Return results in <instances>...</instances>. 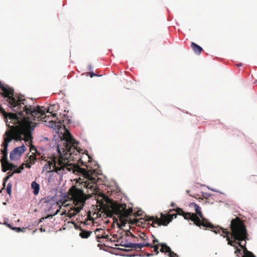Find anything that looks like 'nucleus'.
Masks as SVG:
<instances>
[{
  "label": "nucleus",
  "mask_w": 257,
  "mask_h": 257,
  "mask_svg": "<svg viewBox=\"0 0 257 257\" xmlns=\"http://www.w3.org/2000/svg\"><path fill=\"white\" fill-rule=\"evenodd\" d=\"M189 206L190 207H194L196 214L203 220L199 224H197V226L209 228L215 233L220 234L221 236L226 238V240L227 241L228 245L237 248L234 243V242L240 244V241L247 238L248 232L246 226L243 222L232 219L230 224V231H229L219 226H216L208 221L205 220L202 213L200 207L196 203L191 202Z\"/></svg>",
  "instance_id": "f257e3e1"
},
{
  "label": "nucleus",
  "mask_w": 257,
  "mask_h": 257,
  "mask_svg": "<svg viewBox=\"0 0 257 257\" xmlns=\"http://www.w3.org/2000/svg\"><path fill=\"white\" fill-rule=\"evenodd\" d=\"M14 98L17 101L18 109L13 110L10 108L13 112H7L0 105V112L4 113L5 121L7 126L10 130H13L15 125L20 123L21 120L25 121L28 119L27 115H30L33 117H36L39 114H42L45 113V108L39 105L34 106V102L31 99L32 104H29L26 99L17 98L14 94ZM30 119V118H28Z\"/></svg>",
  "instance_id": "f03ea898"
},
{
  "label": "nucleus",
  "mask_w": 257,
  "mask_h": 257,
  "mask_svg": "<svg viewBox=\"0 0 257 257\" xmlns=\"http://www.w3.org/2000/svg\"><path fill=\"white\" fill-rule=\"evenodd\" d=\"M67 133L68 137L61 140L57 144L58 153L62 156H69L73 159H78L81 165L86 168L92 169L93 167L97 166L99 169L100 166L97 162L93 161L88 154H82L76 148L77 141L69 131Z\"/></svg>",
  "instance_id": "7ed1b4c3"
},
{
  "label": "nucleus",
  "mask_w": 257,
  "mask_h": 257,
  "mask_svg": "<svg viewBox=\"0 0 257 257\" xmlns=\"http://www.w3.org/2000/svg\"><path fill=\"white\" fill-rule=\"evenodd\" d=\"M0 94L3 98V103L15 110L18 109L17 101L14 98V89L7 84H4L0 81Z\"/></svg>",
  "instance_id": "20e7f679"
},
{
  "label": "nucleus",
  "mask_w": 257,
  "mask_h": 257,
  "mask_svg": "<svg viewBox=\"0 0 257 257\" xmlns=\"http://www.w3.org/2000/svg\"><path fill=\"white\" fill-rule=\"evenodd\" d=\"M68 195L65 192H63L62 190L56 192V194L53 196H46L41 199V202L43 205L46 204L45 212H50L53 208H59L58 202L60 201L66 200L68 198Z\"/></svg>",
  "instance_id": "39448f33"
},
{
  "label": "nucleus",
  "mask_w": 257,
  "mask_h": 257,
  "mask_svg": "<svg viewBox=\"0 0 257 257\" xmlns=\"http://www.w3.org/2000/svg\"><path fill=\"white\" fill-rule=\"evenodd\" d=\"M13 140L11 137V133L7 131L4 135V142L1 145L3 148L1 150L2 155L1 162L2 165V171L6 172L9 170V166L11 164L8 158V147L10 143Z\"/></svg>",
  "instance_id": "423d86ee"
},
{
  "label": "nucleus",
  "mask_w": 257,
  "mask_h": 257,
  "mask_svg": "<svg viewBox=\"0 0 257 257\" xmlns=\"http://www.w3.org/2000/svg\"><path fill=\"white\" fill-rule=\"evenodd\" d=\"M248 234L247 235L246 239L240 241V244L234 242L235 245L237 248L234 247L235 250L234 253L237 254L238 257H256L255 255L251 251H248L246 247V240H249Z\"/></svg>",
  "instance_id": "0eeeda50"
},
{
  "label": "nucleus",
  "mask_w": 257,
  "mask_h": 257,
  "mask_svg": "<svg viewBox=\"0 0 257 257\" xmlns=\"http://www.w3.org/2000/svg\"><path fill=\"white\" fill-rule=\"evenodd\" d=\"M114 187L112 185L108 186L107 192L111 196L113 197L118 200H122L124 197V200H128L127 197L123 194L118 184L115 181L113 182Z\"/></svg>",
  "instance_id": "6e6552de"
},
{
  "label": "nucleus",
  "mask_w": 257,
  "mask_h": 257,
  "mask_svg": "<svg viewBox=\"0 0 257 257\" xmlns=\"http://www.w3.org/2000/svg\"><path fill=\"white\" fill-rule=\"evenodd\" d=\"M26 149V148L24 144L20 147L15 148L10 153V160L11 161L16 160V156H18L19 157L21 156L22 154L25 152Z\"/></svg>",
  "instance_id": "1a4fd4ad"
},
{
  "label": "nucleus",
  "mask_w": 257,
  "mask_h": 257,
  "mask_svg": "<svg viewBox=\"0 0 257 257\" xmlns=\"http://www.w3.org/2000/svg\"><path fill=\"white\" fill-rule=\"evenodd\" d=\"M170 211H175L177 212L179 215L183 216L185 219L191 220L192 221L195 222V214L193 213L185 212L182 208L180 207H177L173 209H170Z\"/></svg>",
  "instance_id": "9d476101"
},
{
  "label": "nucleus",
  "mask_w": 257,
  "mask_h": 257,
  "mask_svg": "<svg viewBox=\"0 0 257 257\" xmlns=\"http://www.w3.org/2000/svg\"><path fill=\"white\" fill-rule=\"evenodd\" d=\"M60 212V208H57L56 210L54 212H51V213L47 214L46 216L40 218L37 222H35L34 223H36L37 225H38L40 223L42 222L43 220L46 219H49L53 217L54 216Z\"/></svg>",
  "instance_id": "9b49d317"
},
{
  "label": "nucleus",
  "mask_w": 257,
  "mask_h": 257,
  "mask_svg": "<svg viewBox=\"0 0 257 257\" xmlns=\"http://www.w3.org/2000/svg\"><path fill=\"white\" fill-rule=\"evenodd\" d=\"M64 130L65 131V135H63L62 134H61V135H59V131H56V133H57V134L58 135L57 139H59V140L58 141H57L56 140H55V145H53V146H52V148H54V147L55 146L56 147V148L57 149V143L60 142L61 140H62L63 139H66L68 137V135L67 132L69 131L66 127V126L64 127Z\"/></svg>",
  "instance_id": "f8f14e48"
},
{
  "label": "nucleus",
  "mask_w": 257,
  "mask_h": 257,
  "mask_svg": "<svg viewBox=\"0 0 257 257\" xmlns=\"http://www.w3.org/2000/svg\"><path fill=\"white\" fill-rule=\"evenodd\" d=\"M153 246V244L150 243L148 241H143L140 243H134V249H142L144 247Z\"/></svg>",
  "instance_id": "ddd939ff"
},
{
  "label": "nucleus",
  "mask_w": 257,
  "mask_h": 257,
  "mask_svg": "<svg viewBox=\"0 0 257 257\" xmlns=\"http://www.w3.org/2000/svg\"><path fill=\"white\" fill-rule=\"evenodd\" d=\"M191 47L194 53L197 55H200L203 50L202 48L194 42H191Z\"/></svg>",
  "instance_id": "4468645a"
},
{
  "label": "nucleus",
  "mask_w": 257,
  "mask_h": 257,
  "mask_svg": "<svg viewBox=\"0 0 257 257\" xmlns=\"http://www.w3.org/2000/svg\"><path fill=\"white\" fill-rule=\"evenodd\" d=\"M31 188L33 189V193L35 195H37L40 190V185L36 181H33L31 183Z\"/></svg>",
  "instance_id": "2eb2a0df"
},
{
  "label": "nucleus",
  "mask_w": 257,
  "mask_h": 257,
  "mask_svg": "<svg viewBox=\"0 0 257 257\" xmlns=\"http://www.w3.org/2000/svg\"><path fill=\"white\" fill-rule=\"evenodd\" d=\"M116 246H118V244H115ZM121 246L124 247L125 248H134V243L133 242H128V239H126L124 241L122 240L119 245Z\"/></svg>",
  "instance_id": "dca6fc26"
},
{
  "label": "nucleus",
  "mask_w": 257,
  "mask_h": 257,
  "mask_svg": "<svg viewBox=\"0 0 257 257\" xmlns=\"http://www.w3.org/2000/svg\"><path fill=\"white\" fill-rule=\"evenodd\" d=\"M91 233L92 231L90 230L81 229L79 233V236L82 238H87Z\"/></svg>",
  "instance_id": "f3484780"
},
{
  "label": "nucleus",
  "mask_w": 257,
  "mask_h": 257,
  "mask_svg": "<svg viewBox=\"0 0 257 257\" xmlns=\"http://www.w3.org/2000/svg\"><path fill=\"white\" fill-rule=\"evenodd\" d=\"M45 124L46 125L49 126L50 128L56 129L55 127H56L57 125H56V123L53 120H51L48 121H45Z\"/></svg>",
  "instance_id": "a211bd4d"
},
{
  "label": "nucleus",
  "mask_w": 257,
  "mask_h": 257,
  "mask_svg": "<svg viewBox=\"0 0 257 257\" xmlns=\"http://www.w3.org/2000/svg\"><path fill=\"white\" fill-rule=\"evenodd\" d=\"M51 163L50 162H47L43 167V170H46L47 172H49L51 170Z\"/></svg>",
  "instance_id": "6ab92c4d"
},
{
  "label": "nucleus",
  "mask_w": 257,
  "mask_h": 257,
  "mask_svg": "<svg viewBox=\"0 0 257 257\" xmlns=\"http://www.w3.org/2000/svg\"><path fill=\"white\" fill-rule=\"evenodd\" d=\"M83 209V206H77L73 207V210H74V212L75 214H77L79 213L81 210H82Z\"/></svg>",
  "instance_id": "aec40b11"
},
{
  "label": "nucleus",
  "mask_w": 257,
  "mask_h": 257,
  "mask_svg": "<svg viewBox=\"0 0 257 257\" xmlns=\"http://www.w3.org/2000/svg\"><path fill=\"white\" fill-rule=\"evenodd\" d=\"M153 244V246H148V247H150V248H154V251L155 252V254L156 255L158 254L159 253V250H159V247L160 245H159V244H156V245L153 244Z\"/></svg>",
  "instance_id": "412c9836"
},
{
  "label": "nucleus",
  "mask_w": 257,
  "mask_h": 257,
  "mask_svg": "<svg viewBox=\"0 0 257 257\" xmlns=\"http://www.w3.org/2000/svg\"><path fill=\"white\" fill-rule=\"evenodd\" d=\"M12 185L11 183H9L7 184V188H6V191H7V193L10 196H11V195L12 194Z\"/></svg>",
  "instance_id": "4be33fe9"
},
{
  "label": "nucleus",
  "mask_w": 257,
  "mask_h": 257,
  "mask_svg": "<svg viewBox=\"0 0 257 257\" xmlns=\"http://www.w3.org/2000/svg\"><path fill=\"white\" fill-rule=\"evenodd\" d=\"M139 237L141 239L143 240V241H148L149 242V238L147 235L145 233H142L139 235Z\"/></svg>",
  "instance_id": "5701e85b"
},
{
  "label": "nucleus",
  "mask_w": 257,
  "mask_h": 257,
  "mask_svg": "<svg viewBox=\"0 0 257 257\" xmlns=\"http://www.w3.org/2000/svg\"><path fill=\"white\" fill-rule=\"evenodd\" d=\"M29 160H30V162L32 165H34L35 164V163L37 162V159L35 157L30 156L29 158Z\"/></svg>",
  "instance_id": "b1692460"
},
{
  "label": "nucleus",
  "mask_w": 257,
  "mask_h": 257,
  "mask_svg": "<svg viewBox=\"0 0 257 257\" xmlns=\"http://www.w3.org/2000/svg\"><path fill=\"white\" fill-rule=\"evenodd\" d=\"M24 229H25L24 228H22L20 227H13L12 230L16 231L17 232H20L23 231V230Z\"/></svg>",
  "instance_id": "393cba45"
},
{
  "label": "nucleus",
  "mask_w": 257,
  "mask_h": 257,
  "mask_svg": "<svg viewBox=\"0 0 257 257\" xmlns=\"http://www.w3.org/2000/svg\"><path fill=\"white\" fill-rule=\"evenodd\" d=\"M116 254V255H121V256H128V257L136 256V253H133V254L117 253V254Z\"/></svg>",
  "instance_id": "a878e982"
},
{
  "label": "nucleus",
  "mask_w": 257,
  "mask_h": 257,
  "mask_svg": "<svg viewBox=\"0 0 257 257\" xmlns=\"http://www.w3.org/2000/svg\"><path fill=\"white\" fill-rule=\"evenodd\" d=\"M64 171V170H63L62 171H61V170H57L56 172V173L57 174H58V175H59V177L60 179H62V176H63V173Z\"/></svg>",
  "instance_id": "bb28decb"
},
{
  "label": "nucleus",
  "mask_w": 257,
  "mask_h": 257,
  "mask_svg": "<svg viewBox=\"0 0 257 257\" xmlns=\"http://www.w3.org/2000/svg\"><path fill=\"white\" fill-rule=\"evenodd\" d=\"M88 75H89V76H90V77H91V78H92V77H94V76H102V75H98V74H96V73H94L93 71H91V72L89 73V74H88Z\"/></svg>",
  "instance_id": "cd10ccee"
},
{
  "label": "nucleus",
  "mask_w": 257,
  "mask_h": 257,
  "mask_svg": "<svg viewBox=\"0 0 257 257\" xmlns=\"http://www.w3.org/2000/svg\"><path fill=\"white\" fill-rule=\"evenodd\" d=\"M159 219L158 217H157L156 219H155V220L153 219L152 220V224H158L159 225H161V224L160 223V222L159 221Z\"/></svg>",
  "instance_id": "c85d7f7f"
},
{
  "label": "nucleus",
  "mask_w": 257,
  "mask_h": 257,
  "mask_svg": "<svg viewBox=\"0 0 257 257\" xmlns=\"http://www.w3.org/2000/svg\"><path fill=\"white\" fill-rule=\"evenodd\" d=\"M207 188H208V189L210 190L211 191H212L213 192H218V193H220L221 194H224V193L223 192H221L219 191V190H216V189H215L214 188H211V187H208V186L207 187Z\"/></svg>",
  "instance_id": "c756f323"
},
{
  "label": "nucleus",
  "mask_w": 257,
  "mask_h": 257,
  "mask_svg": "<svg viewBox=\"0 0 257 257\" xmlns=\"http://www.w3.org/2000/svg\"><path fill=\"white\" fill-rule=\"evenodd\" d=\"M9 179V178L8 177H6L3 180V185L4 186V188L5 187V186H6V182L7 181H8V180Z\"/></svg>",
  "instance_id": "7c9ffc66"
},
{
  "label": "nucleus",
  "mask_w": 257,
  "mask_h": 257,
  "mask_svg": "<svg viewBox=\"0 0 257 257\" xmlns=\"http://www.w3.org/2000/svg\"><path fill=\"white\" fill-rule=\"evenodd\" d=\"M116 249L119 250L124 251H129L130 250V249L122 248H119V247L116 248Z\"/></svg>",
  "instance_id": "2f4dec72"
},
{
  "label": "nucleus",
  "mask_w": 257,
  "mask_h": 257,
  "mask_svg": "<svg viewBox=\"0 0 257 257\" xmlns=\"http://www.w3.org/2000/svg\"><path fill=\"white\" fill-rule=\"evenodd\" d=\"M145 256L150 257L154 255V254L153 253H149V252H145Z\"/></svg>",
  "instance_id": "473e14b6"
},
{
  "label": "nucleus",
  "mask_w": 257,
  "mask_h": 257,
  "mask_svg": "<svg viewBox=\"0 0 257 257\" xmlns=\"http://www.w3.org/2000/svg\"><path fill=\"white\" fill-rule=\"evenodd\" d=\"M32 164L31 163H27L26 165V167L28 169H30L32 167Z\"/></svg>",
  "instance_id": "72a5a7b5"
},
{
  "label": "nucleus",
  "mask_w": 257,
  "mask_h": 257,
  "mask_svg": "<svg viewBox=\"0 0 257 257\" xmlns=\"http://www.w3.org/2000/svg\"><path fill=\"white\" fill-rule=\"evenodd\" d=\"M153 244H155V243H157V244H159L160 243L159 242L158 239H157L156 237H154V239L153 240Z\"/></svg>",
  "instance_id": "f704fd0d"
},
{
  "label": "nucleus",
  "mask_w": 257,
  "mask_h": 257,
  "mask_svg": "<svg viewBox=\"0 0 257 257\" xmlns=\"http://www.w3.org/2000/svg\"><path fill=\"white\" fill-rule=\"evenodd\" d=\"M8 222H9V219H8V218H5V220H4V224L5 225H6V226H7L8 224H9V223H8Z\"/></svg>",
  "instance_id": "c9c22d12"
},
{
  "label": "nucleus",
  "mask_w": 257,
  "mask_h": 257,
  "mask_svg": "<svg viewBox=\"0 0 257 257\" xmlns=\"http://www.w3.org/2000/svg\"><path fill=\"white\" fill-rule=\"evenodd\" d=\"M72 123V121L70 119H67L66 120V123L67 124H71Z\"/></svg>",
  "instance_id": "e433bc0d"
},
{
  "label": "nucleus",
  "mask_w": 257,
  "mask_h": 257,
  "mask_svg": "<svg viewBox=\"0 0 257 257\" xmlns=\"http://www.w3.org/2000/svg\"><path fill=\"white\" fill-rule=\"evenodd\" d=\"M39 229L42 232L46 231L45 229L43 228L42 225H41V227L39 228Z\"/></svg>",
  "instance_id": "4c0bfd02"
},
{
  "label": "nucleus",
  "mask_w": 257,
  "mask_h": 257,
  "mask_svg": "<svg viewBox=\"0 0 257 257\" xmlns=\"http://www.w3.org/2000/svg\"><path fill=\"white\" fill-rule=\"evenodd\" d=\"M136 256L143 257V256H145V253L144 254H142V253L136 254Z\"/></svg>",
  "instance_id": "58836bf2"
},
{
  "label": "nucleus",
  "mask_w": 257,
  "mask_h": 257,
  "mask_svg": "<svg viewBox=\"0 0 257 257\" xmlns=\"http://www.w3.org/2000/svg\"><path fill=\"white\" fill-rule=\"evenodd\" d=\"M93 68L91 64H89L88 65V70L89 71H91L92 70Z\"/></svg>",
  "instance_id": "ea45409f"
},
{
  "label": "nucleus",
  "mask_w": 257,
  "mask_h": 257,
  "mask_svg": "<svg viewBox=\"0 0 257 257\" xmlns=\"http://www.w3.org/2000/svg\"><path fill=\"white\" fill-rule=\"evenodd\" d=\"M92 169L94 170V172L97 173L98 175H100V173H99L98 172V170H97V168H94V169Z\"/></svg>",
  "instance_id": "a19ab883"
},
{
  "label": "nucleus",
  "mask_w": 257,
  "mask_h": 257,
  "mask_svg": "<svg viewBox=\"0 0 257 257\" xmlns=\"http://www.w3.org/2000/svg\"><path fill=\"white\" fill-rule=\"evenodd\" d=\"M130 236L134 238H136V239L138 238V237L135 236V235L134 234H133L132 232H130Z\"/></svg>",
  "instance_id": "79ce46f5"
},
{
  "label": "nucleus",
  "mask_w": 257,
  "mask_h": 257,
  "mask_svg": "<svg viewBox=\"0 0 257 257\" xmlns=\"http://www.w3.org/2000/svg\"><path fill=\"white\" fill-rule=\"evenodd\" d=\"M8 227H9L10 229H11L12 230V228L13 227H14V226H13V225L9 223V224H8L7 226Z\"/></svg>",
  "instance_id": "37998d69"
},
{
  "label": "nucleus",
  "mask_w": 257,
  "mask_h": 257,
  "mask_svg": "<svg viewBox=\"0 0 257 257\" xmlns=\"http://www.w3.org/2000/svg\"><path fill=\"white\" fill-rule=\"evenodd\" d=\"M171 206L172 207H176V208L177 207L176 206V204L175 203H174V202H172L171 203Z\"/></svg>",
  "instance_id": "c03bdc74"
},
{
  "label": "nucleus",
  "mask_w": 257,
  "mask_h": 257,
  "mask_svg": "<svg viewBox=\"0 0 257 257\" xmlns=\"http://www.w3.org/2000/svg\"><path fill=\"white\" fill-rule=\"evenodd\" d=\"M206 194L207 195V196L208 197H212V196H214V195H213V194H211V193H206Z\"/></svg>",
  "instance_id": "a18cd8bd"
},
{
  "label": "nucleus",
  "mask_w": 257,
  "mask_h": 257,
  "mask_svg": "<svg viewBox=\"0 0 257 257\" xmlns=\"http://www.w3.org/2000/svg\"><path fill=\"white\" fill-rule=\"evenodd\" d=\"M103 238H105V239H108V238H109V235H104V236L103 237Z\"/></svg>",
  "instance_id": "49530a36"
},
{
  "label": "nucleus",
  "mask_w": 257,
  "mask_h": 257,
  "mask_svg": "<svg viewBox=\"0 0 257 257\" xmlns=\"http://www.w3.org/2000/svg\"><path fill=\"white\" fill-rule=\"evenodd\" d=\"M236 65L238 67H239L240 66H241L242 65V64L241 63H240L239 64H237Z\"/></svg>",
  "instance_id": "de8ad7c7"
},
{
  "label": "nucleus",
  "mask_w": 257,
  "mask_h": 257,
  "mask_svg": "<svg viewBox=\"0 0 257 257\" xmlns=\"http://www.w3.org/2000/svg\"><path fill=\"white\" fill-rule=\"evenodd\" d=\"M122 239V237H120L119 238H118V239H117L116 241H117V242H119V241H120V239Z\"/></svg>",
  "instance_id": "09e8293b"
},
{
  "label": "nucleus",
  "mask_w": 257,
  "mask_h": 257,
  "mask_svg": "<svg viewBox=\"0 0 257 257\" xmlns=\"http://www.w3.org/2000/svg\"><path fill=\"white\" fill-rule=\"evenodd\" d=\"M35 126L31 127V131H33L35 129Z\"/></svg>",
  "instance_id": "8fccbe9b"
},
{
  "label": "nucleus",
  "mask_w": 257,
  "mask_h": 257,
  "mask_svg": "<svg viewBox=\"0 0 257 257\" xmlns=\"http://www.w3.org/2000/svg\"><path fill=\"white\" fill-rule=\"evenodd\" d=\"M33 150H34L35 152H38L37 149L36 147H34V149H33Z\"/></svg>",
  "instance_id": "3c124183"
},
{
  "label": "nucleus",
  "mask_w": 257,
  "mask_h": 257,
  "mask_svg": "<svg viewBox=\"0 0 257 257\" xmlns=\"http://www.w3.org/2000/svg\"><path fill=\"white\" fill-rule=\"evenodd\" d=\"M161 215L162 217H163L164 216V214L163 213H161Z\"/></svg>",
  "instance_id": "603ef678"
},
{
  "label": "nucleus",
  "mask_w": 257,
  "mask_h": 257,
  "mask_svg": "<svg viewBox=\"0 0 257 257\" xmlns=\"http://www.w3.org/2000/svg\"><path fill=\"white\" fill-rule=\"evenodd\" d=\"M21 172V170H19V171H18L17 172V173H20Z\"/></svg>",
  "instance_id": "864d4df0"
},
{
  "label": "nucleus",
  "mask_w": 257,
  "mask_h": 257,
  "mask_svg": "<svg viewBox=\"0 0 257 257\" xmlns=\"http://www.w3.org/2000/svg\"><path fill=\"white\" fill-rule=\"evenodd\" d=\"M151 235H152V237L154 239V237H155V236L153 234H151Z\"/></svg>",
  "instance_id": "5fc2aeb1"
},
{
  "label": "nucleus",
  "mask_w": 257,
  "mask_h": 257,
  "mask_svg": "<svg viewBox=\"0 0 257 257\" xmlns=\"http://www.w3.org/2000/svg\"><path fill=\"white\" fill-rule=\"evenodd\" d=\"M116 236H117L116 234H114V235H113V237H115Z\"/></svg>",
  "instance_id": "6e6d98bb"
},
{
  "label": "nucleus",
  "mask_w": 257,
  "mask_h": 257,
  "mask_svg": "<svg viewBox=\"0 0 257 257\" xmlns=\"http://www.w3.org/2000/svg\"><path fill=\"white\" fill-rule=\"evenodd\" d=\"M3 204L6 205L7 204L6 202H3Z\"/></svg>",
  "instance_id": "4d7b16f0"
},
{
  "label": "nucleus",
  "mask_w": 257,
  "mask_h": 257,
  "mask_svg": "<svg viewBox=\"0 0 257 257\" xmlns=\"http://www.w3.org/2000/svg\"><path fill=\"white\" fill-rule=\"evenodd\" d=\"M44 139H45V140H48V138L47 137H45Z\"/></svg>",
  "instance_id": "13d9d810"
},
{
  "label": "nucleus",
  "mask_w": 257,
  "mask_h": 257,
  "mask_svg": "<svg viewBox=\"0 0 257 257\" xmlns=\"http://www.w3.org/2000/svg\"><path fill=\"white\" fill-rule=\"evenodd\" d=\"M186 192H187V193L188 194H189V190H187V191H186Z\"/></svg>",
  "instance_id": "bf43d9fd"
},
{
  "label": "nucleus",
  "mask_w": 257,
  "mask_h": 257,
  "mask_svg": "<svg viewBox=\"0 0 257 257\" xmlns=\"http://www.w3.org/2000/svg\"><path fill=\"white\" fill-rule=\"evenodd\" d=\"M173 216H175V218H176L177 217V215H173Z\"/></svg>",
  "instance_id": "052dcab7"
},
{
  "label": "nucleus",
  "mask_w": 257,
  "mask_h": 257,
  "mask_svg": "<svg viewBox=\"0 0 257 257\" xmlns=\"http://www.w3.org/2000/svg\"><path fill=\"white\" fill-rule=\"evenodd\" d=\"M100 244H98V245H97V246H99V247L100 246Z\"/></svg>",
  "instance_id": "680f3d73"
},
{
  "label": "nucleus",
  "mask_w": 257,
  "mask_h": 257,
  "mask_svg": "<svg viewBox=\"0 0 257 257\" xmlns=\"http://www.w3.org/2000/svg\"><path fill=\"white\" fill-rule=\"evenodd\" d=\"M142 215L141 213H139V215Z\"/></svg>",
  "instance_id": "e2e57ef3"
}]
</instances>
